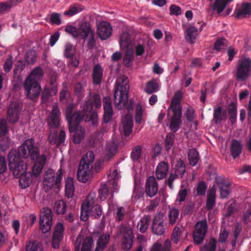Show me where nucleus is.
Listing matches in <instances>:
<instances>
[{"mask_svg":"<svg viewBox=\"0 0 251 251\" xmlns=\"http://www.w3.org/2000/svg\"><path fill=\"white\" fill-rule=\"evenodd\" d=\"M56 94L52 92V88L46 86L42 94V100L43 102H45L49 100L50 97Z\"/></svg>","mask_w":251,"mask_h":251,"instance_id":"nucleus-50","label":"nucleus"},{"mask_svg":"<svg viewBox=\"0 0 251 251\" xmlns=\"http://www.w3.org/2000/svg\"><path fill=\"white\" fill-rule=\"evenodd\" d=\"M67 207V204L64 200H58L54 203V210L57 215H64L66 211Z\"/></svg>","mask_w":251,"mask_h":251,"instance_id":"nucleus-32","label":"nucleus"},{"mask_svg":"<svg viewBox=\"0 0 251 251\" xmlns=\"http://www.w3.org/2000/svg\"><path fill=\"white\" fill-rule=\"evenodd\" d=\"M24 65L21 62H19L16 66L15 68L14 69L13 77L14 79H17V81H21L22 79L21 74L24 69Z\"/></svg>","mask_w":251,"mask_h":251,"instance_id":"nucleus-49","label":"nucleus"},{"mask_svg":"<svg viewBox=\"0 0 251 251\" xmlns=\"http://www.w3.org/2000/svg\"><path fill=\"white\" fill-rule=\"evenodd\" d=\"M103 102L104 110L103 121L107 124L111 121L113 113L111 99L108 97H105Z\"/></svg>","mask_w":251,"mask_h":251,"instance_id":"nucleus-19","label":"nucleus"},{"mask_svg":"<svg viewBox=\"0 0 251 251\" xmlns=\"http://www.w3.org/2000/svg\"><path fill=\"white\" fill-rule=\"evenodd\" d=\"M60 112L57 105L52 106L51 111L48 118L47 122L51 128H57L60 124Z\"/></svg>","mask_w":251,"mask_h":251,"instance_id":"nucleus-15","label":"nucleus"},{"mask_svg":"<svg viewBox=\"0 0 251 251\" xmlns=\"http://www.w3.org/2000/svg\"><path fill=\"white\" fill-rule=\"evenodd\" d=\"M117 146L114 142L108 143L106 145V150L107 153L105 155V158L110 159L116 153Z\"/></svg>","mask_w":251,"mask_h":251,"instance_id":"nucleus-42","label":"nucleus"},{"mask_svg":"<svg viewBox=\"0 0 251 251\" xmlns=\"http://www.w3.org/2000/svg\"><path fill=\"white\" fill-rule=\"evenodd\" d=\"M251 70V59L249 58H243L238 60L236 66V77L238 80L244 81L250 75Z\"/></svg>","mask_w":251,"mask_h":251,"instance_id":"nucleus-10","label":"nucleus"},{"mask_svg":"<svg viewBox=\"0 0 251 251\" xmlns=\"http://www.w3.org/2000/svg\"><path fill=\"white\" fill-rule=\"evenodd\" d=\"M187 36L186 39L190 44H193L195 42L198 35V30L196 27L194 26H190L186 29Z\"/></svg>","mask_w":251,"mask_h":251,"instance_id":"nucleus-35","label":"nucleus"},{"mask_svg":"<svg viewBox=\"0 0 251 251\" xmlns=\"http://www.w3.org/2000/svg\"><path fill=\"white\" fill-rule=\"evenodd\" d=\"M217 241L214 238H211L208 244H205L200 251H215Z\"/></svg>","mask_w":251,"mask_h":251,"instance_id":"nucleus-48","label":"nucleus"},{"mask_svg":"<svg viewBox=\"0 0 251 251\" xmlns=\"http://www.w3.org/2000/svg\"><path fill=\"white\" fill-rule=\"evenodd\" d=\"M128 80L126 76L119 77L116 81L114 94V103L116 108L119 109L126 107L129 111L132 107V102L128 101L129 90Z\"/></svg>","mask_w":251,"mask_h":251,"instance_id":"nucleus-3","label":"nucleus"},{"mask_svg":"<svg viewBox=\"0 0 251 251\" xmlns=\"http://www.w3.org/2000/svg\"><path fill=\"white\" fill-rule=\"evenodd\" d=\"M25 59L28 64L34 63L36 59V53L35 51L33 50H28L26 53Z\"/></svg>","mask_w":251,"mask_h":251,"instance_id":"nucleus-53","label":"nucleus"},{"mask_svg":"<svg viewBox=\"0 0 251 251\" xmlns=\"http://www.w3.org/2000/svg\"><path fill=\"white\" fill-rule=\"evenodd\" d=\"M187 195V190L186 188L180 189L178 193L177 200L179 202L184 201Z\"/></svg>","mask_w":251,"mask_h":251,"instance_id":"nucleus-64","label":"nucleus"},{"mask_svg":"<svg viewBox=\"0 0 251 251\" xmlns=\"http://www.w3.org/2000/svg\"><path fill=\"white\" fill-rule=\"evenodd\" d=\"M13 66V61H12V57L11 56H9L5 60L4 65H3V69L4 71L6 73L9 72Z\"/></svg>","mask_w":251,"mask_h":251,"instance_id":"nucleus-62","label":"nucleus"},{"mask_svg":"<svg viewBox=\"0 0 251 251\" xmlns=\"http://www.w3.org/2000/svg\"><path fill=\"white\" fill-rule=\"evenodd\" d=\"M122 123L124 134L126 136H127L132 131L133 127L132 119L130 117L126 116L123 119Z\"/></svg>","mask_w":251,"mask_h":251,"instance_id":"nucleus-30","label":"nucleus"},{"mask_svg":"<svg viewBox=\"0 0 251 251\" xmlns=\"http://www.w3.org/2000/svg\"><path fill=\"white\" fill-rule=\"evenodd\" d=\"M142 153V146L138 145L133 148L131 153L130 158L134 161H138L141 156Z\"/></svg>","mask_w":251,"mask_h":251,"instance_id":"nucleus-47","label":"nucleus"},{"mask_svg":"<svg viewBox=\"0 0 251 251\" xmlns=\"http://www.w3.org/2000/svg\"><path fill=\"white\" fill-rule=\"evenodd\" d=\"M21 110V107L19 104L17 103H13L9 106L8 110V118L11 123H16L18 119L20 111Z\"/></svg>","mask_w":251,"mask_h":251,"instance_id":"nucleus-22","label":"nucleus"},{"mask_svg":"<svg viewBox=\"0 0 251 251\" xmlns=\"http://www.w3.org/2000/svg\"><path fill=\"white\" fill-rule=\"evenodd\" d=\"M158 90V83L155 80H151L147 82L145 91L147 94H151L153 93L157 92Z\"/></svg>","mask_w":251,"mask_h":251,"instance_id":"nucleus-44","label":"nucleus"},{"mask_svg":"<svg viewBox=\"0 0 251 251\" xmlns=\"http://www.w3.org/2000/svg\"><path fill=\"white\" fill-rule=\"evenodd\" d=\"M75 47L70 43H67L65 46V56L69 58L74 56Z\"/></svg>","mask_w":251,"mask_h":251,"instance_id":"nucleus-46","label":"nucleus"},{"mask_svg":"<svg viewBox=\"0 0 251 251\" xmlns=\"http://www.w3.org/2000/svg\"><path fill=\"white\" fill-rule=\"evenodd\" d=\"M30 177V173L27 172L19 176V184L22 188H26L29 186L31 182Z\"/></svg>","mask_w":251,"mask_h":251,"instance_id":"nucleus-40","label":"nucleus"},{"mask_svg":"<svg viewBox=\"0 0 251 251\" xmlns=\"http://www.w3.org/2000/svg\"><path fill=\"white\" fill-rule=\"evenodd\" d=\"M208 226L206 220L198 222L195 225V229L193 233L194 242L199 245L201 244L205 238L207 232Z\"/></svg>","mask_w":251,"mask_h":251,"instance_id":"nucleus-13","label":"nucleus"},{"mask_svg":"<svg viewBox=\"0 0 251 251\" xmlns=\"http://www.w3.org/2000/svg\"><path fill=\"white\" fill-rule=\"evenodd\" d=\"M90 202H87V199L86 198L81 206L80 219L83 221H86L88 216L90 215Z\"/></svg>","mask_w":251,"mask_h":251,"instance_id":"nucleus-33","label":"nucleus"},{"mask_svg":"<svg viewBox=\"0 0 251 251\" xmlns=\"http://www.w3.org/2000/svg\"><path fill=\"white\" fill-rule=\"evenodd\" d=\"M97 31L99 37L104 40L111 36L112 28L108 22L102 21L97 25Z\"/></svg>","mask_w":251,"mask_h":251,"instance_id":"nucleus-14","label":"nucleus"},{"mask_svg":"<svg viewBox=\"0 0 251 251\" xmlns=\"http://www.w3.org/2000/svg\"><path fill=\"white\" fill-rule=\"evenodd\" d=\"M143 110L140 104H137L136 107L135 115V122L137 124H140L142 121Z\"/></svg>","mask_w":251,"mask_h":251,"instance_id":"nucleus-54","label":"nucleus"},{"mask_svg":"<svg viewBox=\"0 0 251 251\" xmlns=\"http://www.w3.org/2000/svg\"><path fill=\"white\" fill-rule=\"evenodd\" d=\"M95 193H90L86 197L87 202H90V215L95 218H99L102 214L101 207L100 205L95 204Z\"/></svg>","mask_w":251,"mask_h":251,"instance_id":"nucleus-16","label":"nucleus"},{"mask_svg":"<svg viewBox=\"0 0 251 251\" xmlns=\"http://www.w3.org/2000/svg\"><path fill=\"white\" fill-rule=\"evenodd\" d=\"M151 219V216L148 215L144 216L140 220L138 223L137 227L141 232L144 233L147 230Z\"/></svg>","mask_w":251,"mask_h":251,"instance_id":"nucleus-34","label":"nucleus"},{"mask_svg":"<svg viewBox=\"0 0 251 251\" xmlns=\"http://www.w3.org/2000/svg\"><path fill=\"white\" fill-rule=\"evenodd\" d=\"M43 74L42 69L40 67H36L26 79L24 86L29 99L34 100L38 98L41 88L38 81L42 78Z\"/></svg>","mask_w":251,"mask_h":251,"instance_id":"nucleus-5","label":"nucleus"},{"mask_svg":"<svg viewBox=\"0 0 251 251\" xmlns=\"http://www.w3.org/2000/svg\"><path fill=\"white\" fill-rule=\"evenodd\" d=\"M65 31L75 38L80 37L86 41L87 47L89 50H92L95 48L96 44L95 32L89 22L82 23L78 28L73 25L67 26Z\"/></svg>","mask_w":251,"mask_h":251,"instance_id":"nucleus-4","label":"nucleus"},{"mask_svg":"<svg viewBox=\"0 0 251 251\" xmlns=\"http://www.w3.org/2000/svg\"><path fill=\"white\" fill-rule=\"evenodd\" d=\"M152 231L157 235H161L165 232L163 223L160 220L159 216H155L153 220Z\"/></svg>","mask_w":251,"mask_h":251,"instance_id":"nucleus-23","label":"nucleus"},{"mask_svg":"<svg viewBox=\"0 0 251 251\" xmlns=\"http://www.w3.org/2000/svg\"><path fill=\"white\" fill-rule=\"evenodd\" d=\"M182 94L181 91H177L174 96L169 109H171L173 115L170 118L169 128L173 132L176 133L181 126L182 109L180 106L181 99Z\"/></svg>","mask_w":251,"mask_h":251,"instance_id":"nucleus-7","label":"nucleus"},{"mask_svg":"<svg viewBox=\"0 0 251 251\" xmlns=\"http://www.w3.org/2000/svg\"><path fill=\"white\" fill-rule=\"evenodd\" d=\"M52 213L50 209L44 207L41 211L39 224L42 232L46 233L49 231L51 226Z\"/></svg>","mask_w":251,"mask_h":251,"instance_id":"nucleus-11","label":"nucleus"},{"mask_svg":"<svg viewBox=\"0 0 251 251\" xmlns=\"http://www.w3.org/2000/svg\"><path fill=\"white\" fill-rule=\"evenodd\" d=\"M251 15V3L249 2L243 3L240 10L237 13V17Z\"/></svg>","mask_w":251,"mask_h":251,"instance_id":"nucleus-39","label":"nucleus"},{"mask_svg":"<svg viewBox=\"0 0 251 251\" xmlns=\"http://www.w3.org/2000/svg\"><path fill=\"white\" fill-rule=\"evenodd\" d=\"M228 112L231 124H234L236 120L237 110L236 106L234 102H231L229 104Z\"/></svg>","mask_w":251,"mask_h":251,"instance_id":"nucleus-43","label":"nucleus"},{"mask_svg":"<svg viewBox=\"0 0 251 251\" xmlns=\"http://www.w3.org/2000/svg\"><path fill=\"white\" fill-rule=\"evenodd\" d=\"M207 186L204 181L200 182L197 187V193L198 195L202 196L205 194Z\"/></svg>","mask_w":251,"mask_h":251,"instance_id":"nucleus-57","label":"nucleus"},{"mask_svg":"<svg viewBox=\"0 0 251 251\" xmlns=\"http://www.w3.org/2000/svg\"><path fill=\"white\" fill-rule=\"evenodd\" d=\"M74 132L73 141L75 144H79L84 138V132L82 130L76 131V129Z\"/></svg>","mask_w":251,"mask_h":251,"instance_id":"nucleus-56","label":"nucleus"},{"mask_svg":"<svg viewBox=\"0 0 251 251\" xmlns=\"http://www.w3.org/2000/svg\"><path fill=\"white\" fill-rule=\"evenodd\" d=\"M216 191L215 188L212 187L207 193L206 207L208 210H211L215 205Z\"/></svg>","mask_w":251,"mask_h":251,"instance_id":"nucleus-28","label":"nucleus"},{"mask_svg":"<svg viewBox=\"0 0 251 251\" xmlns=\"http://www.w3.org/2000/svg\"><path fill=\"white\" fill-rule=\"evenodd\" d=\"M38 147L34 145V139L26 140L16 150H11L8 155L10 170L16 178L19 177L26 172L27 165L22 157L27 158L30 157L31 160H34L38 156Z\"/></svg>","mask_w":251,"mask_h":251,"instance_id":"nucleus-2","label":"nucleus"},{"mask_svg":"<svg viewBox=\"0 0 251 251\" xmlns=\"http://www.w3.org/2000/svg\"><path fill=\"white\" fill-rule=\"evenodd\" d=\"M50 22L52 24L60 25L61 24L60 14L57 13H52L50 16Z\"/></svg>","mask_w":251,"mask_h":251,"instance_id":"nucleus-61","label":"nucleus"},{"mask_svg":"<svg viewBox=\"0 0 251 251\" xmlns=\"http://www.w3.org/2000/svg\"><path fill=\"white\" fill-rule=\"evenodd\" d=\"M181 230L178 226H175L171 235V240L175 244H177L179 241L181 235Z\"/></svg>","mask_w":251,"mask_h":251,"instance_id":"nucleus-51","label":"nucleus"},{"mask_svg":"<svg viewBox=\"0 0 251 251\" xmlns=\"http://www.w3.org/2000/svg\"><path fill=\"white\" fill-rule=\"evenodd\" d=\"M168 171V164L165 161H162L157 166L155 175L158 179H162L166 177Z\"/></svg>","mask_w":251,"mask_h":251,"instance_id":"nucleus-25","label":"nucleus"},{"mask_svg":"<svg viewBox=\"0 0 251 251\" xmlns=\"http://www.w3.org/2000/svg\"><path fill=\"white\" fill-rule=\"evenodd\" d=\"M175 133H169L168 134L166 137L165 141V148L167 151H168L173 146L175 139Z\"/></svg>","mask_w":251,"mask_h":251,"instance_id":"nucleus-52","label":"nucleus"},{"mask_svg":"<svg viewBox=\"0 0 251 251\" xmlns=\"http://www.w3.org/2000/svg\"><path fill=\"white\" fill-rule=\"evenodd\" d=\"M38 247V241L35 240L29 241L26 244V251H36Z\"/></svg>","mask_w":251,"mask_h":251,"instance_id":"nucleus-58","label":"nucleus"},{"mask_svg":"<svg viewBox=\"0 0 251 251\" xmlns=\"http://www.w3.org/2000/svg\"><path fill=\"white\" fill-rule=\"evenodd\" d=\"M227 112L226 110H223L221 106L214 109L213 119L216 124H220L222 121L226 119Z\"/></svg>","mask_w":251,"mask_h":251,"instance_id":"nucleus-26","label":"nucleus"},{"mask_svg":"<svg viewBox=\"0 0 251 251\" xmlns=\"http://www.w3.org/2000/svg\"><path fill=\"white\" fill-rule=\"evenodd\" d=\"M83 87L80 83H77L75 84L74 88V92L79 99H82L83 96Z\"/></svg>","mask_w":251,"mask_h":251,"instance_id":"nucleus-59","label":"nucleus"},{"mask_svg":"<svg viewBox=\"0 0 251 251\" xmlns=\"http://www.w3.org/2000/svg\"><path fill=\"white\" fill-rule=\"evenodd\" d=\"M9 144L10 140L8 138H3L0 139V152L7 150Z\"/></svg>","mask_w":251,"mask_h":251,"instance_id":"nucleus-60","label":"nucleus"},{"mask_svg":"<svg viewBox=\"0 0 251 251\" xmlns=\"http://www.w3.org/2000/svg\"><path fill=\"white\" fill-rule=\"evenodd\" d=\"M216 184L220 189V196L222 198H226L231 191V182L223 178L216 179Z\"/></svg>","mask_w":251,"mask_h":251,"instance_id":"nucleus-18","label":"nucleus"},{"mask_svg":"<svg viewBox=\"0 0 251 251\" xmlns=\"http://www.w3.org/2000/svg\"><path fill=\"white\" fill-rule=\"evenodd\" d=\"M110 236L108 234L101 235L97 241V246L95 251H102L106 247L109 241ZM93 239L91 236H87L85 239L82 234H79L75 243L74 251H91Z\"/></svg>","mask_w":251,"mask_h":251,"instance_id":"nucleus-6","label":"nucleus"},{"mask_svg":"<svg viewBox=\"0 0 251 251\" xmlns=\"http://www.w3.org/2000/svg\"><path fill=\"white\" fill-rule=\"evenodd\" d=\"M75 187L73 178L68 177L65 183V195L68 198H72L74 194Z\"/></svg>","mask_w":251,"mask_h":251,"instance_id":"nucleus-31","label":"nucleus"},{"mask_svg":"<svg viewBox=\"0 0 251 251\" xmlns=\"http://www.w3.org/2000/svg\"><path fill=\"white\" fill-rule=\"evenodd\" d=\"M188 157L189 163L192 166L196 165L200 159L199 153L195 149H192L189 151Z\"/></svg>","mask_w":251,"mask_h":251,"instance_id":"nucleus-37","label":"nucleus"},{"mask_svg":"<svg viewBox=\"0 0 251 251\" xmlns=\"http://www.w3.org/2000/svg\"><path fill=\"white\" fill-rule=\"evenodd\" d=\"M186 166L183 160L180 159L177 160L174 168V173L171 174L168 179L166 180L167 183L171 190L174 189L173 182L177 177L182 178L185 172Z\"/></svg>","mask_w":251,"mask_h":251,"instance_id":"nucleus-12","label":"nucleus"},{"mask_svg":"<svg viewBox=\"0 0 251 251\" xmlns=\"http://www.w3.org/2000/svg\"><path fill=\"white\" fill-rule=\"evenodd\" d=\"M179 210L175 208L170 210L168 217L170 224L173 225L176 224L179 215Z\"/></svg>","mask_w":251,"mask_h":251,"instance_id":"nucleus-45","label":"nucleus"},{"mask_svg":"<svg viewBox=\"0 0 251 251\" xmlns=\"http://www.w3.org/2000/svg\"><path fill=\"white\" fill-rule=\"evenodd\" d=\"M242 220L245 224H248L251 222V204L249 205L248 209L244 213Z\"/></svg>","mask_w":251,"mask_h":251,"instance_id":"nucleus-63","label":"nucleus"},{"mask_svg":"<svg viewBox=\"0 0 251 251\" xmlns=\"http://www.w3.org/2000/svg\"><path fill=\"white\" fill-rule=\"evenodd\" d=\"M38 154L37 158L34 160L35 162L33 166L32 172L33 174L36 176H38L43 169L46 162V157L45 154L39 155V150L38 148Z\"/></svg>","mask_w":251,"mask_h":251,"instance_id":"nucleus-21","label":"nucleus"},{"mask_svg":"<svg viewBox=\"0 0 251 251\" xmlns=\"http://www.w3.org/2000/svg\"><path fill=\"white\" fill-rule=\"evenodd\" d=\"M101 105V98L97 94L94 95L90 94L82 111H77L74 112V105L69 104L66 109L65 114L68 122L70 131L72 132L76 129L77 126L84 116L89 118V120L92 121V124L95 125L97 123L98 116L97 112L94 109V107L99 108Z\"/></svg>","mask_w":251,"mask_h":251,"instance_id":"nucleus-1","label":"nucleus"},{"mask_svg":"<svg viewBox=\"0 0 251 251\" xmlns=\"http://www.w3.org/2000/svg\"><path fill=\"white\" fill-rule=\"evenodd\" d=\"M158 184L153 176H150L147 180L145 186V192L150 198L154 196L158 191Z\"/></svg>","mask_w":251,"mask_h":251,"instance_id":"nucleus-20","label":"nucleus"},{"mask_svg":"<svg viewBox=\"0 0 251 251\" xmlns=\"http://www.w3.org/2000/svg\"><path fill=\"white\" fill-rule=\"evenodd\" d=\"M109 195L111 198H112L113 194L109 192L107 185L106 184H102L99 190V197L100 200L102 201L105 200Z\"/></svg>","mask_w":251,"mask_h":251,"instance_id":"nucleus-36","label":"nucleus"},{"mask_svg":"<svg viewBox=\"0 0 251 251\" xmlns=\"http://www.w3.org/2000/svg\"><path fill=\"white\" fill-rule=\"evenodd\" d=\"M102 77V69L100 65L95 66L93 71V81L94 84H100Z\"/></svg>","mask_w":251,"mask_h":251,"instance_id":"nucleus-29","label":"nucleus"},{"mask_svg":"<svg viewBox=\"0 0 251 251\" xmlns=\"http://www.w3.org/2000/svg\"><path fill=\"white\" fill-rule=\"evenodd\" d=\"M64 227L62 223H58L55 227L52 238V247L57 249L59 248L60 242L63 237Z\"/></svg>","mask_w":251,"mask_h":251,"instance_id":"nucleus-17","label":"nucleus"},{"mask_svg":"<svg viewBox=\"0 0 251 251\" xmlns=\"http://www.w3.org/2000/svg\"><path fill=\"white\" fill-rule=\"evenodd\" d=\"M94 159V152L89 151L81 159L77 172V178L79 181L85 183L90 178Z\"/></svg>","mask_w":251,"mask_h":251,"instance_id":"nucleus-8","label":"nucleus"},{"mask_svg":"<svg viewBox=\"0 0 251 251\" xmlns=\"http://www.w3.org/2000/svg\"><path fill=\"white\" fill-rule=\"evenodd\" d=\"M171 242L169 240L165 241L163 245L156 243L152 246L151 251H170Z\"/></svg>","mask_w":251,"mask_h":251,"instance_id":"nucleus-38","label":"nucleus"},{"mask_svg":"<svg viewBox=\"0 0 251 251\" xmlns=\"http://www.w3.org/2000/svg\"><path fill=\"white\" fill-rule=\"evenodd\" d=\"M63 170L60 168L56 172L55 179V172L51 169H48L45 173L44 178V186L46 190L52 189L54 186L60 188L63 176Z\"/></svg>","mask_w":251,"mask_h":251,"instance_id":"nucleus-9","label":"nucleus"},{"mask_svg":"<svg viewBox=\"0 0 251 251\" xmlns=\"http://www.w3.org/2000/svg\"><path fill=\"white\" fill-rule=\"evenodd\" d=\"M130 35L127 32H123L120 39V45L122 48H127L130 45Z\"/></svg>","mask_w":251,"mask_h":251,"instance_id":"nucleus-41","label":"nucleus"},{"mask_svg":"<svg viewBox=\"0 0 251 251\" xmlns=\"http://www.w3.org/2000/svg\"><path fill=\"white\" fill-rule=\"evenodd\" d=\"M242 146L241 142L237 140H233L230 147L231 155L233 158L238 157L242 152Z\"/></svg>","mask_w":251,"mask_h":251,"instance_id":"nucleus-27","label":"nucleus"},{"mask_svg":"<svg viewBox=\"0 0 251 251\" xmlns=\"http://www.w3.org/2000/svg\"><path fill=\"white\" fill-rule=\"evenodd\" d=\"M133 245V236L130 230H126L124 233L122 246L125 250H130Z\"/></svg>","mask_w":251,"mask_h":251,"instance_id":"nucleus-24","label":"nucleus"},{"mask_svg":"<svg viewBox=\"0 0 251 251\" xmlns=\"http://www.w3.org/2000/svg\"><path fill=\"white\" fill-rule=\"evenodd\" d=\"M133 59V51L132 50H128L126 51V56L124 58V62L126 67H129L131 65L132 61Z\"/></svg>","mask_w":251,"mask_h":251,"instance_id":"nucleus-55","label":"nucleus"}]
</instances>
